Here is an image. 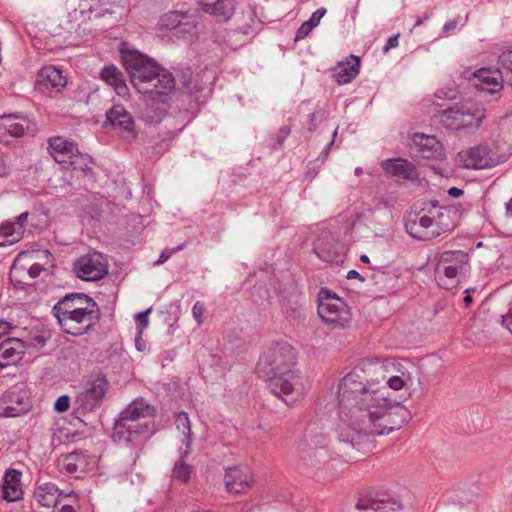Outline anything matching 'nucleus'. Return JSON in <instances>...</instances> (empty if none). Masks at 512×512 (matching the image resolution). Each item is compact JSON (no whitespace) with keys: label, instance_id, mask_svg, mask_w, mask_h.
I'll use <instances>...</instances> for the list:
<instances>
[{"label":"nucleus","instance_id":"9d476101","mask_svg":"<svg viewBox=\"0 0 512 512\" xmlns=\"http://www.w3.org/2000/svg\"><path fill=\"white\" fill-rule=\"evenodd\" d=\"M109 388V382L103 375H97L84 383L76 397V404L81 413L91 412L99 407Z\"/></svg>","mask_w":512,"mask_h":512},{"label":"nucleus","instance_id":"412c9836","mask_svg":"<svg viewBox=\"0 0 512 512\" xmlns=\"http://www.w3.org/2000/svg\"><path fill=\"white\" fill-rule=\"evenodd\" d=\"M313 251L323 262L333 263L340 255V245L330 233L324 232L315 240Z\"/></svg>","mask_w":512,"mask_h":512},{"label":"nucleus","instance_id":"b1692460","mask_svg":"<svg viewBox=\"0 0 512 512\" xmlns=\"http://www.w3.org/2000/svg\"><path fill=\"white\" fill-rule=\"evenodd\" d=\"M384 171L397 180H413L417 177L415 167L405 159H388L382 162Z\"/></svg>","mask_w":512,"mask_h":512},{"label":"nucleus","instance_id":"0e129e2a","mask_svg":"<svg viewBox=\"0 0 512 512\" xmlns=\"http://www.w3.org/2000/svg\"><path fill=\"white\" fill-rule=\"evenodd\" d=\"M465 293H466V295L463 300H464L465 305L468 306L472 302V297L469 294V289L465 290Z\"/></svg>","mask_w":512,"mask_h":512},{"label":"nucleus","instance_id":"72a5a7b5","mask_svg":"<svg viewBox=\"0 0 512 512\" xmlns=\"http://www.w3.org/2000/svg\"><path fill=\"white\" fill-rule=\"evenodd\" d=\"M199 33L198 24L192 16L185 15L174 36L191 42L197 38Z\"/></svg>","mask_w":512,"mask_h":512},{"label":"nucleus","instance_id":"603ef678","mask_svg":"<svg viewBox=\"0 0 512 512\" xmlns=\"http://www.w3.org/2000/svg\"><path fill=\"white\" fill-rule=\"evenodd\" d=\"M291 133V128L290 126H282L280 129H279V132H278V137H277V142L278 144L281 146L284 141L288 138V136L290 135Z\"/></svg>","mask_w":512,"mask_h":512},{"label":"nucleus","instance_id":"ea45409f","mask_svg":"<svg viewBox=\"0 0 512 512\" xmlns=\"http://www.w3.org/2000/svg\"><path fill=\"white\" fill-rule=\"evenodd\" d=\"M77 460L78 454L70 453L66 455L62 461V470L68 474H74L77 472Z\"/></svg>","mask_w":512,"mask_h":512},{"label":"nucleus","instance_id":"aec40b11","mask_svg":"<svg viewBox=\"0 0 512 512\" xmlns=\"http://www.w3.org/2000/svg\"><path fill=\"white\" fill-rule=\"evenodd\" d=\"M49 149L53 159L63 166H70L79 151L75 143L62 137L50 138Z\"/></svg>","mask_w":512,"mask_h":512},{"label":"nucleus","instance_id":"cd10ccee","mask_svg":"<svg viewBox=\"0 0 512 512\" xmlns=\"http://www.w3.org/2000/svg\"><path fill=\"white\" fill-rule=\"evenodd\" d=\"M62 495V492L55 484L46 482L36 486L33 496L39 505L50 508L56 506Z\"/></svg>","mask_w":512,"mask_h":512},{"label":"nucleus","instance_id":"79ce46f5","mask_svg":"<svg viewBox=\"0 0 512 512\" xmlns=\"http://www.w3.org/2000/svg\"><path fill=\"white\" fill-rule=\"evenodd\" d=\"M206 312L205 304L197 301L192 307V316L198 325L203 323V317Z\"/></svg>","mask_w":512,"mask_h":512},{"label":"nucleus","instance_id":"f8f14e48","mask_svg":"<svg viewBox=\"0 0 512 512\" xmlns=\"http://www.w3.org/2000/svg\"><path fill=\"white\" fill-rule=\"evenodd\" d=\"M404 226L406 232L416 240L429 241L438 237L433 215L420 212L409 213L404 218Z\"/></svg>","mask_w":512,"mask_h":512},{"label":"nucleus","instance_id":"bb28decb","mask_svg":"<svg viewBox=\"0 0 512 512\" xmlns=\"http://www.w3.org/2000/svg\"><path fill=\"white\" fill-rule=\"evenodd\" d=\"M435 229L438 236L453 230L459 220L458 211L454 207H440L433 213Z\"/></svg>","mask_w":512,"mask_h":512},{"label":"nucleus","instance_id":"e2e57ef3","mask_svg":"<svg viewBox=\"0 0 512 512\" xmlns=\"http://www.w3.org/2000/svg\"><path fill=\"white\" fill-rule=\"evenodd\" d=\"M57 512H75L71 505H63Z\"/></svg>","mask_w":512,"mask_h":512},{"label":"nucleus","instance_id":"37998d69","mask_svg":"<svg viewBox=\"0 0 512 512\" xmlns=\"http://www.w3.org/2000/svg\"><path fill=\"white\" fill-rule=\"evenodd\" d=\"M326 12H327V10L324 7H320L316 11H314L312 13V15L310 16V18L306 21L309 24L308 26L312 27L313 29L316 26H318L322 17L326 14Z\"/></svg>","mask_w":512,"mask_h":512},{"label":"nucleus","instance_id":"a211bd4d","mask_svg":"<svg viewBox=\"0 0 512 512\" xmlns=\"http://www.w3.org/2000/svg\"><path fill=\"white\" fill-rule=\"evenodd\" d=\"M3 415L5 417H17L28 412L31 407L27 392L10 390L3 397Z\"/></svg>","mask_w":512,"mask_h":512},{"label":"nucleus","instance_id":"a18cd8bd","mask_svg":"<svg viewBox=\"0 0 512 512\" xmlns=\"http://www.w3.org/2000/svg\"><path fill=\"white\" fill-rule=\"evenodd\" d=\"M308 25L309 24L306 21H304L301 24V26L299 27V29L296 32L295 41L302 40L309 35V33L313 30V28Z\"/></svg>","mask_w":512,"mask_h":512},{"label":"nucleus","instance_id":"2f4dec72","mask_svg":"<svg viewBox=\"0 0 512 512\" xmlns=\"http://www.w3.org/2000/svg\"><path fill=\"white\" fill-rule=\"evenodd\" d=\"M461 113V104H456L447 109L440 111L439 118L441 123L448 129L460 130L461 121L463 120Z\"/></svg>","mask_w":512,"mask_h":512},{"label":"nucleus","instance_id":"338daca9","mask_svg":"<svg viewBox=\"0 0 512 512\" xmlns=\"http://www.w3.org/2000/svg\"><path fill=\"white\" fill-rule=\"evenodd\" d=\"M506 210H507V213L512 215V198L510 199V201L507 203L506 205Z\"/></svg>","mask_w":512,"mask_h":512},{"label":"nucleus","instance_id":"6e6d98bb","mask_svg":"<svg viewBox=\"0 0 512 512\" xmlns=\"http://www.w3.org/2000/svg\"><path fill=\"white\" fill-rule=\"evenodd\" d=\"M41 271L42 266L38 263H35L28 269V274L32 279H34L40 275Z\"/></svg>","mask_w":512,"mask_h":512},{"label":"nucleus","instance_id":"774afa93","mask_svg":"<svg viewBox=\"0 0 512 512\" xmlns=\"http://www.w3.org/2000/svg\"><path fill=\"white\" fill-rule=\"evenodd\" d=\"M360 260L363 263H369L370 262L369 257L367 255H365V254L361 255Z\"/></svg>","mask_w":512,"mask_h":512},{"label":"nucleus","instance_id":"de8ad7c7","mask_svg":"<svg viewBox=\"0 0 512 512\" xmlns=\"http://www.w3.org/2000/svg\"><path fill=\"white\" fill-rule=\"evenodd\" d=\"M320 112L321 111H316L310 115L309 126H308L309 131H314L318 127L319 123L321 122L322 113H320Z\"/></svg>","mask_w":512,"mask_h":512},{"label":"nucleus","instance_id":"09e8293b","mask_svg":"<svg viewBox=\"0 0 512 512\" xmlns=\"http://www.w3.org/2000/svg\"><path fill=\"white\" fill-rule=\"evenodd\" d=\"M502 325L512 334V302L509 304L508 312L502 316Z\"/></svg>","mask_w":512,"mask_h":512},{"label":"nucleus","instance_id":"69168bd1","mask_svg":"<svg viewBox=\"0 0 512 512\" xmlns=\"http://www.w3.org/2000/svg\"><path fill=\"white\" fill-rule=\"evenodd\" d=\"M333 144H334V140H331V141L326 145V147L323 149L322 153H323V154H325V155L327 156Z\"/></svg>","mask_w":512,"mask_h":512},{"label":"nucleus","instance_id":"c85d7f7f","mask_svg":"<svg viewBox=\"0 0 512 512\" xmlns=\"http://www.w3.org/2000/svg\"><path fill=\"white\" fill-rule=\"evenodd\" d=\"M359 69V57L351 55L349 59L338 64L333 76L338 84H347L358 75Z\"/></svg>","mask_w":512,"mask_h":512},{"label":"nucleus","instance_id":"1a4fd4ad","mask_svg":"<svg viewBox=\"0 0 512 512\" xmlns=\"http://www.w3.org/2000/svg\"><path fill=\"white\" fill-rule=\"evenodd\" d=\"M317 312L332 328H345L350 322V312L345 301L336 293L322 288L318 293Z\"/></svg>","mask_w":512,"mask_h":512},{"label":"nucleus","instance_id":"39448f33","mask_svg":"<svg viewBox=\"0 0 512 512\" xmlns=\"http://www.w3.org/2000/svg\"><path fill=\"white\" fill-rule=\"evenodd\" d=\"M511 155L510 146L500 139H488L458 154L460 165L467 169H488L500 165Z\"/></svg>","mask_w":512,"mask_h":512},{"label":"nucleus","instance_id":"f03ea898","mask_svg":"<svg viewBox=\"0 0 512 512\" xmlns=\"http://www.w3.org/2000/svg\"><path fill=\"white\" fill-rule=\"evenodd\" d=\"M123 60L132 85L139 93L148 95L139 117L147 124L160 123L167 112L169 95L175 88L173 75L137 51L124 55Z\"/></svg>","mask_w":512,"mask_h":512},{"label":"nucleus","instance_id":"a19ab883","mask_svg":"<svg viewBox=\"0 0 512 512\" xmlns=\"http://www.w3.org/2000/svg\"><path fill=\"white\" fill-rule=\"evenodd\" d=\"M152 311V307L148 308L146 311L137 313L135 316L136 320V329L137 332L142 334L143 330L148 326V315Z\"/></svg>","mask_w":512,"mask_h":512},{"label":"nucleus","instance_id":"2eb2a0df","mask_svg":"<svg viewBox=\"0 0 512 512\" xmlns=\"http://www.w3.org/2000/svg\"><path fill=\"white\" fill-rule=\"evenodd\" d=\"M356 508L360 511L394 512L401 509L402 504L396 495L384 493L360 498Z\"/></svg>","mask_w":512,"mask_h":512},{"label":"nucleus","instance_id":"49530a36","mask_svg":"<svg viewBox=\"0 0 512 512\" xmlns=\"http://www.w3.org/2000/svg\"><path fill=\"white\" fill-rule=\"evenodd\" d=\"M183 247H184V245L182 244V245H179L178 247L173 248L171 250L165 249L164 251H162L158 260L155 263L156 264L165 263L172 256L173 253L180 251L181 249H183Z\"/></svg>","mask_w":512,"mask_h":512},{"label":"nucleus","instance_id":"f704fd0d","mask_svg":"<svg viewBox=\"0 0 512 512\" xmlns=\"http://www.w3.org/2000/svg\"><path fill=\"white\" fill-rule=\"evenodd\" d=\"M23 237L19 227L11 222H5L0 226V247L11 246L19 242Z\"/></svg>","mask_w":512,"mask_h":512},{"label":"nucleus","instance_id":"7ed1b4c3","mask_svg":"<svg viewBox=\"0 0 512 512\" xmlns=\"http://www.w3.org/2000/svg\"><path fill=\"white\" fill-rule=\"evenodd\" d=\"M52 311L61 329L73 336L87 333L99 319L97 303L84 293L67 294Z\"/></svg>","mask_w":512,"mask_h":512},{"label":"nucleus","instance_id":"473e14b6","mask_svg":"<svg viewBox=\"0 0 512 512\" xmlns=\"http://www.w3.org/2000/svg\"><path fill=\"white\" fill-rule=\"evenodd\" d=\"M176 428L183 435L184 453L189 454L191 451V422L188 414L184 411L179 412L175 418Z\"/></svg>","mask_w":512,"mask_h":512},{"label":"nucleus","instance_id":"9b49d317","mask_svg":"<svg viewBox=\"0 0 512 512\" xmlns=\"http://www.w3.org/2000/svg\"><path fill=\"white\" fill-rule=\"evenodd\" d=\"M77 277L84 281H98L108 273V262L105 256L93 251L80 256L73 265Z\"/></svg>","mask_w":512,"mask_h":512},{"label":"nucleus","instance_id":"4d7b16f0","mask_svg":"<svg viewBox=\"0 0 512 512\" xmlns=\"http://www.w3.org/2000/svg\"><path fill=\"white\" fill-rule=\"evenodd\" d=\"M135 347L140 352L144 351L146 348L145 342L143 341L142 334H140V332H137L135 337Z\"/></svg>","mask_w":512,"mask_h":512},{"label":"nucleus","instance_id":"20e7f679","mask_svg":"<svg viewBox=\"0 0 512 512\" xmlns=\"http://www.w3.org/2000/svg\"><path fill=\"white\" fill-rule=\"evenodd\" d=\"M153 408L144 400L133 401L115 423L113 439L118 443L139 448L149 438L153 429L147 417L151 416Z\"/></svg>","mask_w":512,"mask_h":512},{"label":"nucleus","instance_id":"4468645a","mask_svg":"<svg viewBox=\"0 0 512 512\" xmlns=\"http://www.w3.org/2000/svg\"><path fill=\"white\" fill-rule=\"evenodd\" d=\"M224 481L228 492L240 494L251 487L254 477L251 468L247 465L231 466L226 468Z\"/></svg>","mask_w":512,"mask_h":512},{"label":"nucleus","instance_id":"8fccbe9b","mask_svg":"<svg viewBox=\"0 0 512 512\" xmlns=\"http://www.w3.org/2000/svg\"><path fill=\"white\" fill-rule=\"evenodd\" d=\"M28 216H29L28 212H23L16 218V220L14 222H11L13 225H15V227L20 228V231L22 232V234H24V227L27 222Z\"/></svg>","mask_w":512,"mask_h":512},{"label":"nucleus","instance_id":"e433bc0d","mask_svg":"<svg viewBox=\"0 0 512 512\" xmlns=\"http://www.w3.org/2000/svg\"><path fill=\"white\" fill-rule=\"evenodd\" d=\"M185 13L178 11H171L163 15L160 19L161 28L172 31L173 33L177 31L179 25L185 17Z\"/></svg>","mask_w":512,"mask_h":512},{"label":"nucleus","instance_id":"ddd939ff","mask_svg":"<svg viewBox=\"0 0 512 512\" xmlns=\"http://www.w3.org/2000/svg\"><path fill=\"white\" fill-rule=\"evenodd\" d=\"M106 119L113 130L120 136L128 139L136 137L134 118L123 105H113L106 112Z\"/></svg>","mask_w":512,"mask_h":512},{"label":"nucleus","instance_id":"bf43d9fd","mask_svg":"<svg viewBox=\"0 0 512 512\" xmlns=\"http://www.w3.org/2000/svg\"><path fill=\"white\" fill-rule=\"evenodd\" d=\"M10 173L9 168L5 165L2 159H0V177H6Z\"/></svg>","mask_w":512,"mask_h":512},{"label":"nucleus","instance_id":"864d4df0","mask_svg":"<svg viewBox=\"0 0 512 512\" xmlns=\"http://www.w3.org/2000/svg\"><path fill=\"white\" fill-rule=\"evenodd\" d=\"M88 12H89V15H88V18L91 19L92 16H94L95 18L97 17H103L106 15V13H111V11L107 8H104V9H97V8H93V7H89L88 9Z\"/></svg>","mask_w":512,"mask_h":512},{"label":"nucleus","instance_id":"dca6fc26","mask_svg":"<svg viewBox=\"0 0 512 512\" xmlns=\"http://www.w3.org/2000/svg\"><path fill=\"white\" fill-rule=\"evenodd\" d=\"M23 496L22 472L15 468H8L2 476V499L7 503H14L23 500Z\"/></svg>","mask_w":512,"mask_h":512},{"label":"nucleus","instance_id":"3c124183","mask_svg":"<svg viewBox=\"0 0 512 512\" xmlns=\"http://www.w3.org/2000/svg\"><path fill=\"white\" fill-rule=\"evenodd\" d=\"M458 26V19H453L451 21H448L444 24L442 28V34L445 36H448L454 32V30Z\"/></svg>","mask_w":512,"mask_h":512},{"label":"nucleus","instance_id":"0eeeda50","mask_svg":"<svg viewBox=\"0 0 512 512\" xmlns=\"http://www.w3.org/2000/svg\"><path fill=\"white\" fill-rule=\"evenodd\" d=\"M295 365L294 348L287 342H272L263 348L257 364V373L265 380L292 369Z\"/></svg>","mask_w":512,"mask_h":512},{"label":"nucleus","instance_id":"4c0bfd02","mask_svg":"<svg viewBox=\"0 0 512 512\" xmlns=\"http://www.w3.org/2000/svg\"><path fill=\"white\" fill-rule=\"evenodd\" d=\"M498 65L503 71V76L512 86V49L506 50L499 55Z\"/></svg>","mask_w":512,"mask_h":512},{"label":"nucleus","instance_id":"c756f323","mask_svg":"<svg viewBox=\"0 0 512 512\" xmlns=\"http://www.w3.org/2000/svg\"><path fill=\"white\" fill-rule=\"evenodd\" d=\"M100 78L109 86L113 87L117 95L123 97L127 94L128 87L124 76L116 66H104L100 71Z\"/></svg>","mask_w":512,"mask_h":512},{"label":"nucleus","instance_id":"6e6552de","mask_svg":"<svg viewBox=\"0 0 512 512\" xmlns=\"http://www.w3.org/2000/svg\"><path fill=\"white\" fill-rule=\"evenodd\" d=\"M469 271V255L462 250H448L440 254L435 275L440 287L450 289Z\"/></svg>","mask_w":512,"mask_h":512},{"label":"nucleus","instance_id":"4be33fe9","mask_svg":"<svg viewBox=\"0 0 512 512\" xmlns=\"http://www.w3.org/2000/svg\"><path fill=\"white\" fill-rule=\"evenodd\" d=\"M37 83L39 89L59 92L65 87L67 81L61 70L57 69L55 66L49 65L39 70Z\"/></svg>","mask_w":512,"mask_h":512},{"label":"nucleus","instance_id":"052dcab7","mask_svg":"<svg viewBox=\"0 0 512 512\" xmlns=\"http://www.w3.org/2000/svg\"><path fill=\"white\" fill-rule=\"evenodd\" d=\"M348 279H360L361 281L364 280V278L360 275V273L356 270H350L347 273Z\"/></svg>","mask_w":512,"mask_h":512},{"label":"nucleus","instance_id":"a878e982","mask_svg":"<svg viewBox=\"0 0 512 512\" xmlns=\"http://www.w3.org/2000/svg\"><path fill=\"white\" fill-rule=\"evenodd\" d=\"M236 0H215L211 3H204L201 10L216 19L218 22L229 21L236 9Z\"/></svg>","mask_w":512,"mask_h":512},{"label":"nucleus","instance_id":"680f3d73","mask_svg":"<svg viewBox=\"0 0 512 512\" xmlns=\"http://www.w3.org/2000/svg\"><path fill=\"white\" fill-rule=\"evenodd\" d=\"M314 456L325 457L327 452L324 448H318L313 451Z\"/></svg>","mask_w":512,"mask_h":512},{"label":"nucleus","instance_id":"f257e3e1","mask_svg":"<svg viewBox=\"0 0 512 512\" xmlns=\"http://www.w3.org/2000/svg\"><path fill=\"white\" fill-rule=\"evenodd\" d=\"M412 382L409 372L399 370L388 375L383 362L362 361L348 372L338 385V440L363 454L371 452L374 437L388 435L401 428L409 412L388 388L399 391Z\"/></svg>","mask_w":512,"mask_h":512},{"label":"nucleus","instance_id":"5fc2aeb1","mask_svg":"<svg viewBox=\"0 0 512 512\" xmlns=\"http://www.w3.org/2000/svg\"><path fill=\"white\" fill-rule=\"evenodd\" d=\"M398 38H399V34L389 37L386 45L383 48L384 52H387L390 49L397 47L398 46Z\"/></svg>","mask_w":512,"mask_h":512},{"label":"nucleus","instance_id":"393cba45","mask_svg":"<svg viewBox=\"0 0 512 512\" xmlns=\"http://www.w3.org/2000/svg\"><path fill=\"white\" fill-rule=\"evenodd\" d=\"M461 113V129H477L486 117V110L479 103H461Z\"/></svg>","mask_w":512,"mask_h":512},{"label":"nucleus","instance_id":"c9c22d12","mask_svg":"<svg viewBox=\"0 0 512 512\" xmlns=\"http://www.w3.org/2000/svg\"><path fill=\"white\" fill-rule=\"evenodd\" d=\"M180 458L174 464L172 477L174 480L179 481L181 483H186L189 481L191 474L193 472V466L189 465L185 461V457L188 454L184 453V447H180Z\"/></svg>","mask_w":512,"mask_h":512},{"label":"nucleus","instance_id":"58836bf2","mask_svg":"<svg viewBox=\"0 0 512 512\" xmlns=\"http://www.w3.org/2000/svg\"><path fill=\"white\" fill-rule=\"evenodd\" d=\"M91 163L92 159L89 155L82 154L78 151L70 166L73 167L74 170L86 172L88 170H91Z\"/></svg>","mask_w":512,"mask_h":512},{"label":"nucleus","instance_id":"423d86ee","mask_svg":"<svg viewBox=\"0 0 512 512\" xmlns=\"http://www.w3.org/2000/svg\"><path fill=\"white\" fill-rule=\"evenodd\" d=\"M267 380L270 381L271 392L288 406H294L302 401L311 388L309 378L295 367Z\"/></svg>","mask_w":512,"mask_h":512},{"label":"nucleus","instance_id":"6ab92c4d","mask_svg":"<svg viewBox=\"0 0 512 512\" xmlns=\"http://www.w3.org/2000/svg\"><path fill=\"white\" fill-rule=\"evenodd\" d=\"M416 148V156L422 159H441L443 147L440 141L431 135L416 133L412 136Z\"/></svg>","mask_w":512,"mask_h":512},{"label":"nucleus","instance_id":"7c9ffc66","mask_svg":"<svg viewBox=\"0 0 512 512\" xmlns=\"http://www.w3.org/2000/svg\"><path fill=\"white\" fill-rule=\"evenodd\" d=\"M21 343L17 339L5 338L0 342V368L14 364L21 359Z\"/></svg>","mask_w":512,"mask_h":512},{"label":"nucleus","instance_id":"f3484780","mask_svg":"<svg viewBox=\"0 0 512 512\" xmlns=\"http://www.w3.org/2000/svg\"><path fill=\"white\" fill-rule=\"evenodd\" d=\"M29 127L27 117L20 114L0 116V142L8 143L9 137H20Z\"/></svg>","mask_w":512,"mask_h":512},{"label":"nucleus","instance_id":"5701e85b","mask_svg":"<svg viewBox=\"0 0 512 512\" xmlns=\"http://www.w3.org/2000/svg\"><path fill=\"white\" fill-rule=\"evenodd\" d=\"M479 80V88L489 93H495L502 89L504 80L503 71L499 68H481L474 73Z\"/></svg>","mask_w":512,"mask_h":512},{"label":"nucleus","instance_id":"c03bdc74","mask_svg":"<svg viewBox=\"0 0 512 512\" xmlns=\"http://www.w3.org/2000/svg\"><path fill=\"white\" fill-rule=\"evenodd\" d=\"M70 406V398L68 395H62L57 398L54 403V410L58 413L65 412L69 409Z\"/></svg>","mask_w":512,"mask_h":512},{"label":"nucleus","instance_id":"13d9d810","mask_svg":"<svg viewBox=\"0 0 512 512\" xmlns=\"http://www.w3.org/2000/svg\"><path fill=\"white\" fill-rule=\"evenodd\" d=\"M448 194L451 197L457 198V197H459V196H461L463 194V190L458 188V187H451L448 190Z\"/></svg>","mask_w":512,"mask_h":512}]
</instances>
